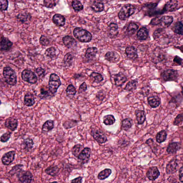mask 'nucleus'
<instances>
[{
  "instance_id": "obj_1",
  "label": "nucleus",
  "mask_w": 183,
  "mask_h": 183,
  "mask_svg": "<svg viewBox=\"0 0 183 183\" xmlns=\"http://www.w3.org/2000/svg\"><path fill=\"white\" fill-rule=\"evenodd\" d=\"M158 7V3L157 2H147L144 4L142 7L144 16H158L159 15H164V11L162 9H157Z\"/></svg>"
},
{
  "instance_id": "obj_2",
  "label": "nucleus",
  "mask_w": 183,
  "mask_h": 183,
  "mask_svg": "<svg viewBox=\"0 0 183 183\" xmlns=\"http://www.w3.org/2000/svg\"><path fill=\"white\" fill-rule=\"evenodd\" d=\"M74 36L80 42H91L92 39V34L86 29L81 27H76L73 31Z\"/></svg>"
},
{
  "instance_id": "obj_3",
  "label": "nucleus",
  "mask_w": 183,
  "mask_h": 183,
  "mask_svg": "<svg viewBox=\"0 0 183 183\" xmlns=\"http://www.w3.org/2000/svg\"><path fill=\"white\" fill-rule=\"evenodd\" d=\"M160 76L166 81H177L179 76V74L178 73V70L166 68L160 72Z\"/></svg>"
},
{
  "instance_id": "obj_4",
  "label": "nucleus",
  "mask_w": 183,
  "mask_h": 183,
  "mask_svg": "<svg viewBox=\"0 0 183 183\" xmlns=\"http://www.w3.org/2000/svg\"><path fill=\"white\" fill-rule=\"evenodd\" d=\"M110 81L114 82V85L118 87L122 88L124 84L128 81V76H127V71H120L117 74H111Z\"/></svg>"
},
{
  "instance_id": "obj_5",
  "label": "nucleus",
  "mask_w": 183,
  "mask_h": 183,
  "mask_svg": "<svg viewBox=\"0 0 183 183\" xmlns=\"http://www.w3.org/2000/svg\"><path fill=\"white\" fill-rule=\"evenodd\" d=\"M135 6L132 4L123 6L118 14L119 19L125 21V19L135 14Z\"/></svg>"
},
{
  "instance_id": "obj_6",
  "label": "nucleus",
  "mask_w": 183,
  "mask_h": 183,
  "mask_svg": "<svg viewBox=\"0 0 183 183\" xmlns=\"http://www.w3.org/2000/svg\"><path fill=\"white\" fill-rule=\"evenodd\" d=\"M49 91H50L51 94H56L58 88L61 86L59 76L56 74H51L49 77Z\"/></svg>"
},
{
  "instance_id": "obj_7",
  "label": "nucleus",
  "mask_w": 183,
  "mask_h": 183,
  "mask_svg": "<svg viewBox=\"0 0 183 183\" xmlns=\"http://www.w3.org/2000/svg\"><path fill=\"white\" fill-rule=\"evenodd\" d=\"M21 78L23 81L29 82V84L38 82V76L35 74V72L31 70H24L21 72Z\"/></svg>"
},
{
  "instance_id": "obj_8",
  "label": "nucleus",
  "mask_w": 183,
  "mask_h": 183,
  "mask_svg": "<svg viewBox=\"0 0 183 183\" xmlns=\"http://www.w3.org/2000/svg\"><path fill=\"white\" fill-rule=\"evenodd\" d=\"M127 57L130 61H137L138 59V49L134 46H128L125 49Z\"/></svg>"
},
{
  "instance_id": "obj_9",
  "label": "nucleus",
  "mask_w": 183,
  "mask_h": 183,
  "mask_svg": "<svg viewBox=\"0 0 183 183\" xmlns=\"http://www.w3.org/2000/svg\"><path fill=\"white\" fill-rule=\"evenodd\" d=\"M1 43V52H9L12 49L14 43L9 40V38L1 36L0 39Z\"/></svg>"
},
{
  "instance_id": "obj_10",
  "label": "nucleus",
  "mask_w": 183,
  "mask_h": 183,
  "mask_svg": "<svg viewBox=\"0 0 183 183\" xmlns=\"http://www.w3.org/2000/svg\"><path fill=\"white\" fill-rule=\"evenodd\" d=\"M15 155H16V152L15 151L5 153L1 157L2 164L4 165H11L15 160Z\"/></svg>"
},
{
  "instance_id": "obj_11",
  "label": "nucleus",
  "mask_w": 183,
  "mask_h": 183,
  "mask_svg": "<svg viewBox=\"0 0 183 183\" xmlns=\"http://www.w3.org/2000/svg\"><path fill=\"white\" fill-rule=\"evenodd\" d=\"M16 18L19 22L26 24V22H29L32 19V16L28 11V9H24L17 15Z\"/></svg>"
},
{
  "instance_id": "obj_12",
  "label": "nucleus",
  "mask_w": 183,
  "mask_h": 183,
  "mask_svg": "<svg viewBox=\"0 0 183 183\" xmlns=\"http://www.w3.org/2000/svg\"><path fill=\"white\" fill-rule=\"evenodd\" d=\"M21 148L24 152H34L35 151V148H34V140L31 138L24 139Z\"/></svg>"
},
{
  "instance_id": "obj_13",
  "label": "nucleus",
  "mask_w": 183,
  "mask_h": 183,
  "mask_svg": "<svg viewBox=\"0 0 183 183\" xmlns=\"http://www.w3.org/2000/svg\"><path fill=\"white\" fill-rule=\"evenodd\" d=\"M146 175L149 181H155V179H158V178H159L161 172H159V169H158V167H153L149 169Z\"/></svg>"
},
{
  "instance_id": "obj_14",
  "label": "nucleus",
  "mask_w": 183,
  "mask_h": 183,
  "mask_svg": "<svg viewBox=\"0 0 183 183\" xmlns=\"http://www.w3.org/2000/svg\"><path fill=\"white\" fill-rule=\"evenodd\" d=\"M178 8V1L177 0H170L168 1L162 9L163 11V15L167 11L174 12Z\"/></svg>"
},
{
  "instance_id": "obj_15",
  "label": "nucleus",
  "mask_w": 183,
  "mask_h": 183,
  "mask_svg": "<svg viewBox=\"0 0 183 183\" xmlns=\"http://www.w3.org/2000/svg\"><path fill=\"white\" fill-rule=\"evenodd\" d=\"M76 61V54L74 53H67L64 56V62L65 66H72L74 62Z\"/></svg>"
},
{
  "instance_id": "obj_16",
  "label": "nucleus",
  "mask_w": 183,
  "mask_h": 183,
  "mask_svg": "<svg viewBox=\"0 0 183 183\" xmlns=\"http://www.w3.org/2000/svg\"><path fill=\"white\" fill-rule=\"evenodd\" d=\"M93 138L99 144H105L108 139H107L105 134H104V132L101 130H96L93 134Z\"/></svg>"
},
{
  "instance_id": "obj_17",
  "label": "nucleus",
  "mask_w": 183,
  "mask_h": 183,
  "mask_svg": "<svg viewBox=\"0 0 183 183\" xmlns=\"http://www.w3.org/2000/svg\"><path fill=\"white\" fill-rule=\"evenodd\" d=\"M34 176L30 172H24L19 174V181L21 183H31Z\"/></svg>"
},
{
  "instance_id": "obj_18",
  "label": "nucleus",
  "mask_w": 183,
  "mask_h": 183,
  "mask_svg": "<svg viewBox=\"0 0 183 183\" xmlns=\"http://www.w3.org/2000/svg\"><path fill=\"white\" fill-rule=\"evenodd\" d=\"M89 158H91V148L83 147V149L81 150L78 159L84 161L83 163L85 164V162H88Z\"/></svg>"
},
{
  "instance_id": "obj_19",
  "label": "nucleus",
  "mask_w": 183,
  "mask_h": 183,
  "mask_svg": "<svg viewBox=\"0 0 183 183\" xmlns=\"http://www.w3.org/2000/svg\"><path fill=\"white\" fill-rule=\"evenodd\" d=\"M66 21V19H65V16L61 14H56L53 16V22L56 26H64Z\"/></svg>"
},
{
  "instance_id": "obj_20",
  "label": "nucleus",
  "mask_w": 183,
  "mask_h": 183,
  "mask_svg": "<svg viewBox=\"0 0 183 183\" xmlns=\"http://www.w3.org/2000/svg\"><path fill=\"white\" fill-rule=\"evenodd\" d=\"M5 127L11 131H15L18 128V120L10 117L6 120Z\"/></svg>"
},
{
  "instance_id": "obj_21",
  "label": "nucleus",
  "mask_w": 183,
  "mask_h": 183,
  "mask_svg": "<svg viewBox=\"0 0 183 183\" xmlns=\"http://www.w3.org/2000/svg\"><path fill=\"white\" fill-rule=\"evenodd\" d=\"M97 52H98V49L97 47H90L86 49L85 58L88 61H94L97 56Z\"/></svg>"
},
{
  "instance_id": "obj_22",
  "label": "nucleus",
  "mask_w": 183,
  "mask_h": 183,
  "mask_svg": "<svg viewBox=\"0 0 183 183\" xmlns=\"http://www.w3.org/2000/svg\"><path fill=\"white\" fill-rule=\"evenodd\" d=\"M105 59L109 62H119V54L115 51H109L105 54Z\"/></svg>"
},
{
  "instance_id": "obj_23",
  "label": "nucleus",
  "mask_w": 183,
  "mask_h": 183,
  "mask_svg": "<svg viewBox=\"0 0 183 183\" xmlns=\"http://www.w3.org/2000/svg\"><path fill=\"white\" fill-rule=\"evenodd\" d=\"M147 101L151 108H158V107L161 105V99H159L158 96L149 97Z\"/></svg>"
},
{
  "instance_id": "obj_24",
  "label": "nucleus",
  "mask_w": 183,
  "mask_h": 183,
  "mask_svg": "<svg viewBox=\"0 0 183 183\" xmlns=\"http://www.w3.org/2000/svg\"><path fill=\"white\" fill-rule=\"evenodd\" d=\"M149 35V31H148V29L143 27L140 29L137 34V36L139 41H145L148 39Z\"/></svg>"
},
{
  "instance_id": "obj_25",
  "label": "nucleus",
  "mask_w": 183,
  "mask_h": 183,
  "mask_svg": "<svg viewBox=\"0 0 183 183\" xmlns=\"http://www.w3.org/2000/svg\"><path fill=\"white\" fill-rule=\"evenodd\" d=\"M54 127V121L47 120L42 126V133L47 134L48 132H51Z\"/></svg>"
},
{
  "instance_id": "obj_26",
  "label": "nucleus",
  "mask_w": 183,
  "mask_h": 183,
  "mask_svg": "<svg viewBox=\"0 0 183 183\" xmlns=\"http://www.w3.org/2000/svg\"><path fill=\"white\" fill-rule=\"evenodd\" d=\"M36 97L32 94H27L24 97V104L26 107H32L35 104Z\"/></svg>"
},
{
  "instance_id": "obj_27",
  "label": "nucleus",
  "mask_w": 183,
  "mask_h": 183,
  "mask_svg": "<svg viewBox=\"0 0 183 183\" xmlns=\"http://www.w3.org/2000/svg\"><path fill=\"white\" fill-rule=\"evenodd\" d=\"M178 168V162L177 160H172L167 166V171L169 174H175Z\"/></svg>"
},
{
  "instance_id": "obj_28",
  "label": "nucleus",
  "mask_w": 183,
  "mask_h": 183,
  "mask_svg": "<svg viewBox=\"0 0 183 183\" xmlns=\"http://www.w3.org/2000/svg\"><path fill=\"white\" fill-rule=\"evenodd\" d=\"M138 86V81L137 80H132L131 81H129L125 87L123 89L124 91H126V92H132V91H135Z\"/></svg>"
},
{
  "instance_id": "obj_29",
  "label": "nucleus",
  "mask_w": 183,
  "mask_h": 183,
  "mask_svg": "<svg viewBox=\"0 0 183 183\" xmlns=\"http://www.w3.org/2000/svg\"><path fill=\"white\" fill-rule=\"evenodd\" d=\"M136 117L139 125H142V124H144L147 119V117H145V112L143 110H137Z\"/></svg>"
},
{
  "instance_id": "obj_30",
  "label": "nucleus",
  "mask_w": 183,
  "mask_h": 183,
  "mask_svg": "<svg viewBox=\"0 0 183 183\" xmlns=\"http://www.w3.org/2000/svg\"><path fill=\"white\" fill-rule=\"evenodd\" d=\"M75 39H74L71 36H66L63 37V44L66 46L67 48H72L74 45L76 44Z\"/></svg>"
},
{
  "instance_id": "obj_31",
  "label": "nucleus",
  "mask_w": 183,
  "mask_h": 183,
  "mask_svg": "<svg viewBox=\"0 0 183 183\" xmlns=\"http://www.w3.org/2000/svg\"><path fill=\"white\" fill-rule=\"evenodd\" d=\"M52 95H54V94L49 91V89L48 90H45V89H41L39 97L40 99H51V98H52Z\"/></svg>"
},
{
  "instance_id": "obj_32",
  "label": "nucleus",
  "mask_w": 183,
  "mask_h": 183,
  "mask_svg": "<svg viewBox=\"0 0 183 183\" xmlns=\"http://www.w3.org/2000/svg\"><path fill=\"white\" fill-rule=\"evenodd\" d=\"M39 43L41 46H51L52 39L45 35H41L39 38Z\"/></svg>"
},
{
  "instance_id": "obj_33",
  "label": "nucleus",
  "mask_w": 183,
  "mask_h": 183,
  "mask_svg": "<svg viewBox=\"0 0 183 183\" xmlns=\"http://www.w3.org/2000/svg\"><path fill=\"white\" fill-rule=\"evenodd\" d=\"M90 78L94 84H99L104 81V76L99 73L92 72L90 74Z\"/></svg>"
},
{
  "instance_id": "obj_34",
  "label": "nucleus",
  "mask_w": 183,
  "mask_h": 183,
  "mask_svg": "<svg viewBox=\"0 0 183 183\" xmlns=\"http://www.w3.org/2000/svg\"><path fill=\"white\" fill-rule=\"evenodd\" d=\"M167 137L168 134L164 130H162L157 133L156 136V141L158 144H162V142H165V141H167Z\"/></svg>"
},
{
  "instance_id": "obj_35",
  "label": "nucleus",
  "mask_w": 183,
  "mask_h": 183,
  "mask_svg": "<svg viewBox=\"0 0 183 183\" xmlns=\"http://www.w3.org/2000/svg\"><path fill=\"white\" fill-rule=\"evenodd\" d=\"M108 31H109L112 36H117L118 35V24L115 23H111L108 27Z\"/></svg>"
},
{
  "instance_id": "obj_36",
  "label": "nucleus",
  "mask_w": 183,
  "mask_h": 183,
  "mask_svg": "<svg viewBox=\"0 0 183 183\" xmlns=\"http://www.w3.org/2000/svg\"><path fill=\"white\" fill-rule=\"evenodd\" d=\"M111 174H112V170L110 169H105L99 173L98 179L104 181V179H107V178H108Z\"/></svg>"
},
{
  "instance_id": "obj_37",
  "label": "nucleus",
  "mask_w": 183,
  "mask_h": 183,
  "mask_svg": "<svg viewBox=\"0 0 183 183\" xmlns=\"http://www.w3.org/2000/svg\"><path fill=\"white\" fill-rule=\"evenodd\" d=\"M180 144L178 142H173L169 144V147H167V152L170 154H175L178 149L180 148Z\"/></svg>"
},
{
  "instance_id": "obj_38",
  "label": "nucleus",
  "mask_w": 183,
  "mask_h": 183,
  "mask_svg": "<svg viewBox=\"0 0 183 183\" xmlns=\"http://www.w3.org/2000/svg\"><path fill=\"white\" fill-rule=\"evenodd\" d=\"M48 68L46 67H38L36 69V74H37L39 78H45L46 75H48Z\"/></svg>"
},
{
  "instance_id": "obj_39",
  "label": "nucleus",
  "mask_w": 183,
  "mask_h": 183,
  "mask_svg": "<svg viewBox=\"0 0 183 183\" xmlns=\"http://www.w3.org/2000/svg\"><path fill=\"white\" fill-rule=\"evenodd\" d=\"M104 3H102V1H100L99 0L96 1L93 6L92 7L94 12H102V11H104Z\"/></svg>"
},
{
  "instance_id": "obj_40",
  "label": "nucleus",
  "mask_w": 183,
  "mask_h": 183,
  "mask_svg": "<svg viewBox=\"0 0 183 183\" xmlns=\"http://www.w3.org/2000/svg\"><path fill=\"white\" fill-rule=\"evenodd\" d=\"M132 125H134V120L132 119H124L122 122V127L126 131L132 128Z\"/></svg>"
},
{
  "instance_id": "obj_41",
  "label": "nucleus",
  "mask_w": 183,
  "mask_h": 183,
  "mask_svg": "<svg viewBox=\"0 0 183 183\" xmlns=\"http://www.w3.org/2000/svg\"><path fill=\"white\" fill-rule=\"evenodd\" d=\"M139 28V26L137 23L132 21L129 24L127 30L129 32L130 35H134V34L138 31Z\"/></svg>"
},
{
  "instance_id": "obj_42",
  "label": "nucleus",
  "mask_w": 183,
  "mask_h": 183,
  "mask_svg": "<svg viewBox=\"0 0 183 183\" xmlns=\"http://www.w3.org/2000/svg\"><path fill=\"white\" fill-rule=\"evenodd\" d=\"M15 74H16L15 70H14L11 66H4L3 68V75L4 78H8V76L15 75Z\"/></svg>"
},
{
  "instance_id": "obj_43",
  "label": "nucleus",
  "mask_w": 183,
  "mask_h": 183,
  "mask_svg": "<svg viewBox=\"0 0 183 183\" xmlns=\"http://www.w3.org/2000/svg\"><path fill=\"white\" fill-rule=\"evenodd\" d=\"M82 149H84V146L81 144H76L72 148V154L76 158H79V155H81V152H82Z\"/></svg>"
},
{
  "instance_id": "obj_44",
  "label": "nucleus",
  "mask_w": 183,
  "mask_h": 183,
  "mask_svg": "<svg viewBox=\"0 0 183 183\" xmlns=\"http://www.w3.org/2000/svg\"><path fill=\"white\" fill-rule=\"evenodd\" d=\"M183 101V96L178 93L174 94L169 102H172L173 104H176L177 107H178V105H179V104H181V102H182Z\"/></svg>"
},
{
  "instance_id": "obj_45",
  "label": "nucleus",
  "mask_w": 183,
  "mask_h": 183,
  "mask_svg": "<svg viewBox=\"0 0 183 183\" xmlns=\"http://www.w3.org/2000/svg\"><path fill=\"white\" fill-rule=\"evenodd\" d=\"M46 174L47 175H51V177H55L58 172H59V169L57 167H49L45 169Z\"/></svg>"
},
{
  "instance_id": "obj_46",
  "label": "nucleus",
  "mask_w": 183,
  "mask_h": 183,
  "mask_svg": "<svg viewBox=\"0 0 183 183\" xmlns=\"http://www.w3.org/2000/svg\"><path fill=\"white\" fill-rule=\"evenodd\" d=\"M45 55L49 56V58H51V59H52L53 58H56V49H55L54 47L48 48L46 50Z\"/></svg>"
},
{
  "instance_id": "obj_47",
  "label": "nucleus",
  "mask_w": 183,
  "mask_h": 183,
  "mask_svg": "<svg viewBox=\"0 0 183 183\" xmlns=\"http://www.w3.org/2000/svg\"><path fill=\"white\" fill-rule=\"evenodd\" d=\"M174 33L177 35H183V24L181 21L177 22L174 29Z\"/></svg>"
},
{
  "instance_id": "obj_48",
  "label": "nucleus",
  "mask_w": 183,
  "mask_h": 183,
  "mask_svg": "<svg viewBox=\"0 0 183 183\" xmlns=\"http://www.w3.org/2000/svg\"><path fill=\"white\" fill-rule=\"evenodd\" d=\"M78 124V121L76 120H69L65 122L63 124V127L66 129H69L71 128H74V127H76Z\"/></svg>"
},
{
  "instance_id": "obj_49",
  "label": "nucleus",
  "mask_w": 183,
  "mask_h": 183,
  "mask_svg": "<svg viewBox=\"0 0 183 183\" xmlns=\"http://www.w3.org/2000/svg\"><path fill=\"white\" fill-rule=\"evenodd\" d=\"M6 82L8 85H16L17 79H16V74H13L11 76H9L6 77Z\"/></svg>"
},
{
  "instance_id": "obj_50",
  "label": "nucleus",
  "mask_w": 183,
  "mask_h": 183,
  "mask_svg": "<svg viewBox=\"0 0 183 183\" xmlns=\"http://www.w3.org/2000/svg\"><path fill=\"white\" fill-rule=\"evenodd\" d=\"M72 7L75 12H80L84 9V5L79 1H75L72 2Z\"/></svg>"
},
{
  "instance_id": "obj_51",
  "label": "nucleus",
  "mask_w": 183,
  "mask_h": 183,
  "mask_svg": "<svg viewBox=\"0 0 183 183\" xmlns=\"http://www.w3.org/2000/svg\"><path fill=\"white\" fill-rule=\"evenodd\" d=\"M115 122V117L112 115H107L104 117V124L105 125H113Z\"/></svg>"
},
{
  "instance_id": "obj_52",
  "label": "nucleus",
  "mask_w": 183,
  "mask_h": 183,
  "mask_svg": "<svg viewBox=\"0 0 183 183\" xmlns=\"http://www.w3.org/2000/svg\"><path fill=\"white\" fill-rule=\"evenodd\" d=\"M183 122V113L179 114L174 119V125H177L179 127V125H182Z\"/></svg>"
},
{
  "instance_id": "obj_53",
  "label": "nucleus",
  "mask_w": 183,
  "mask_h": 183,
  "mask_svg": "<svg viewBox=\"0 0 183 183\" xmlns=\"http://www.w3.org/2000/svg\"><path fill=\"white\" fill-rule=\"evenodd\" d=\"M154 16L155 18H153L150 21L151 25L157 26L159 25V24H162V17L159 16V15Z\"/></svg>"
},
{
  "instance_id": "obj_54",
  "label": "nucleus",
  "mask_w": 183,
  "mask_h": 183,
  "mask_svg": "<svg viewBox=\"0 0 183 183\" xmlns=\"http://www.w3.org/2000/svg\"><path fill=\"white\" fill-rule=\"evenodd\" d=\"M162 18V22H164L165 25H171V24L174 22V17H172V16H166Z\"/></svg>"
},
{
  "instance_id": "obj_55",
  "label": "nucleus",
  "mask_w": 183,
  "mask_h": 183,
  "mask_svg": "<svg viewBox=\"0 0 183 183\" xmlns=\"http://www.w3.org/2000/svg\"><path fill=\"white\" fill-rule=\"evenodd\" d=\"M140 94H142L143 97H148V98H149V97H151V88L149 87L142 88V91Z\"/></svg>"
},
{
  "instance_id": "obj_56",
  "label": "nucleus",
  "mask_w": 183,
  "mask_h": 183,
  "mask_svg": "<svg viewBox=\"0 0 183 183\" xmlns=\"http://www.w3.org/2000/svg\"><path fill=\"white\" fill-rule=\"evenodd\" d=\"M66 92L71 94V95H75L76 94V89H75L74 84H69L66 89Z\"/></svg>"
},
{
  "instance_id": "obj_57",
  "label": "nucleus",
  "mask_w": 183,
  "mask_h": 183,
  "mask_svg": "<svg viewBox=\"0 0 183 183\" xmlns=\"http://www.w3.org/2000/svg\"><path fill=\"white\" fill-rule=\"evenodd\" d=\"M8 5V0H0V11H6Z\"/></svg>"
},
{
  "instance_id": "obj_58",
  "label": "nucleus",
  "mask_w": 183,
  "mask_h": 183,
  "mask_svg": "<svg viewBox=\"0 0 183 183\" xmlns=\"http://www.w3.org/2000/svg\"><path fill=\"white\" fill-rule=\"evenodd\" d=\"M88 91V85L86 82H83L79 88V94H84V92H86Z\"/></svg>"
},
{
  "instance_id": "obj_59",
  "label": "nucleus",
  "mask_w": 183,
  "mask_h": 183,
  "mask_svg": "<svg viewBox=\"0 0 183 183\" xmlns=\"http://www.w3.org/2000/svg\"><path fill=\"white\" fill-rule=\"evenodd\" d=\"M164 61H167L165 56L164 54H159L154 59L153 62L154 64H158L159 62H164Z\"/></svg>"
},
{
  "instance_id": "obj_60",
  "label": "nucleus",
  "mask_w": 183,
  "mask_h": 183,
  "mask_svg": "<svg viewBox=\"0 0 183 183\" xmlns=\"http://www.w3.org/2000/svg\"><path fill=\"white\" fill-rule=\"evenodd\" d=\"M164 34V29L163 28H159L157 29L154 32V39H157L161 36Z\"/></svg>"
},
{
  "instance_id": "obj_61",
  "label": "nucleus",
  "mask_w": 183,
  "mask_h": 183,
  "mask_svg": "<svg viewBox=\"0 0 183 183\" xmlns=\"http://www.w3.org/2000/svg\"><path fill=\"white\" fill-rule=\"evenodd\" d=\"M107 95L105 94V93L102 91H99L97 95H96V98L99 100V101H106L105 98H106Z\"/></svg>"
},
{
  "instance_id": "obj_62",
  "label": "nucleus",
  "mask_w": 183,
  "mask_h": 183,
  "mask_svg": "<svg viewBox=\"0 0 183 183\" xmlns=\"http://www.w3.org/2000/svg\"><path fill=\"white\" fill-rule=\"evenodd\" d=\"M44 2L46 8H54L56 5L54 0H44Z\"/></svg>"
},
{
  "instance_id": "obj_63",
  "label": "nucleus",
  "mask_w": 183,
  "mask_h": 183,
  "mask_svg": "<svg viewBox=\"0 0 183 183\" xmlns=\"http://www.w3.org/2000/svg\"><path fill=\"white\" fill-rule=\"evenodd\" d=\"M9 138H11V134L5 133L1 137V142H7V141L9 140Z\"/></svg>"
},
{
  "instance_id": "obj_64",
  "label": "nucleus",
  "mask_w": 183,
  "mask_h": 183,
  "mask_svg": "<svg viewBox=\"0 0 183 183\" xmlns=\"http://www.w3.org/2000/svg\"><path fill=\"white\" fill-rule=\"evenodd\" d=\"M179 181L181 182H183V165L180 167L179 170Z\"/></svg>"
}]
</instances>
